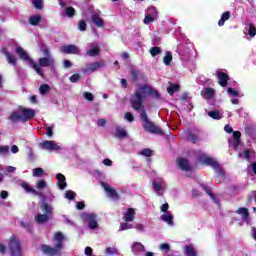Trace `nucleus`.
<instances>
[{
	"label": "nucleus",
	"mask_w": 256,
	"mask_h": 256,
	"mask_svg": "<svg viewBox=\"0 0 256 256\" xmlns=\"http://www.w3.org/2000/svg\"><path fill=\"white\" fill-rule=\"evenodd\" d=\"M146 93H148V95H152V97H155V99H161V94H159V91L153 89V87L151 86L142 85L130 97V105L133 111H137V113H140L142 127L144 131H146V133L163 136L165 135V131H163V129L157 126L153 121L149 120V116H147V111H145L143 101L145 99Z\"/></svg>",
	"instance_id": "nucleus-1"
},
{
	"label": "nucleus",
	"mask_w": 256,
	"mask_h": 256,
	"mask_svg": "<svg viewBox=\"0 0 256 256\" xmlns=\"http://www.w3.org/2000/svg\"><path fill=\"white\" fill-rule=\"evenodd\" d=\"M54 241H56L55 247H50L47 244L41 246L42 253L49 256H61V250L63 249V241H65V236L62 232H56L54 234Z\"/></svg>",
	"instance_id": "nucleus-2"
},
{
	"label": "nucleus",
	"mask_w": 256,
	"mask_h": 256,
	"mask_svg": "<svg viewBox=\"0 0 256 256\" xmlns=\"http://www.w3.org/2000/svg\"><path fill=\"white\" fill-rule=\"evenodd\" d=\"M15 53L19 56L21 61H26V63H29L31 67L36 71L40 77L44 76L43 70H41V67H39V64L35 62V60L31 57H29V53L23 49V47L18 46L15 48Z\"/></svg>",
	"instance_id": "nucleus-3"
},
{
	"label": "nucleus",
	"mask_w": 256,
	"mask_h": 256,
	"mask_svg": "<svg viewBox=\"0 0 256 256\" xmlns=\"http://www.w3.org/2000/svg\"><path fill=\"white\" fill-rule=\"evenodd\" d=\"M8 250L11 256H23V248L21 246V240L17 236L12 235L9 238Z\"/></svg>",
	"instance_id": "nucleus-4"
},
{
	"label": "nucleus",
	"mask_w": 256,
	"mask_h": 256,
	"mask_svg": "<svg viewBox=\"0 0 256 256\" xmlns=\"http://www.w3.org/2000/svg\"><path fill=\"white\" fill-rule=\"evenodd\" d=\"M60 51L61 53H64V55H79L81 53L79 47L73 44L62 46Z\"/></svg>",
	"instance_id": "nucleus-5"
},
{
	"label": "nucleus",
	"mask_w": 256,
	"mask_h": 256,
	"mask_svg": "<svg viewBox=\"0 0 256 256\" xmlns=\"http://www.w3.org/2000/svg\"><path fill=\"white\" fill-rule=\"evenodd\" d=\"M199 161L204 165H210V167H213V169H221L219 163L209 156L201 155L199 156Z\"/></svg>",
	"instance_id": "nucleus-6"
},
{
	"label": "nucleus",
	"mask_w": 256,
	"mask_h": 256,
	"mask_svg": "<svg viewBox=\"0 0 256 256\" xmlns=\"http://www.w3.org/2000/svg\"><path fill=\"white\" fill-rule=\"evenodd\" d=\"M216 77L218 79V83H219L220 87H227V85H229V81L231 80L229 75H227V73H225L221 70H218L216 72Z\"/></svg>",
	"instance_id": "nucleus-7"
},
{
	"label": "nucleus",
	"mask_w": 256,
	"mask_h": 256,
	"mask_svg": "<svg viewBox=\"0 0 256 256\" xmlns=\"http://www.w3.org/2000/svg\"><path fill=\"white\" fill-rule=\"evenodd\" d=\"M176 164L178 169H181V171H186V172L193 171V168L189 164V160L187 158H183V157L177 158Z\"/></svg>",
	"instance_id": "nucleus-8"
},
{
	"label": "nucleus",
	"mask_w": 256,
	"mask_h": 256,
	"mask_svg": "<svg viewBox=\"0 0 256 256\" xmlns=\"http://www.w3.org/2000/svg\"><path fill=\"white\" fill-rule=\"evenodd\" d=\"M85 221H88L89 229H97L99 224L97 223V216L95 214H85Z\"/></svg>",
	"instance_id": "nucleus-9"
},
{
	"label": "nucleus",
	"mask_w": 256,
	"mask_h": 256,
	"mask_svg": "<svg viewBox=\"0 0 256 256\" xmlns=\"http://www.w3.org/2000/svg\"><path fill=\"white\" fill-rule=\"evenodd\" d=\"M21 115H22V121L25 123L27 121H30V119H33L35 117V110L29 109V108H20Z\"/></svg>",
	"instance_id": "nucleus-10"
},
{
	"label": "nucleus",
	"mask_w": 256,
	"mask_h": 256,
	"mask_svg": "<svg viewBox=\"0 0 256 256\" xmlns=\"http://www.w3.org/2000/svg\"><path fill=\"white\" fill-rule=\"evenodd\" d=\"M38 65L40 67H53L55 65V59L51 56L39 58Z\"/></svg>",
	"instance_id": "nucleus-11"
},
{
	"label": "nucleus",
	"mask_w": 256,
	"mask_h": 256,
	"mask_svg": "<svg viewBox=\"0 0 256 256\" xmlns=\"http://www.w3.org/2000/svg\"><path fill=\"white\" fill-rule=\"evenodd\" d=\"M42 149H46L48 151H59L61 147L53 141L45 140L44 142L40 143Z\"/></svg>",
	"instance_id": "nucleus-12"
},
{
	"label": "nucleus",
	"mask_w": 256,
	"mask_h": 256,
	"mask_svg": "<svg viewBox=\"0 0 256 256\" xmlns=\"http://www.w3.org/2000/svg\"><path fill=\"white\" fill-rule=\"evenodd\" d=\"M104 189L106 193H108V197H110V199H115L116 201H119V199H121V196H119V193H117V190H115V188L109 185H104Z\"/></svg>",
	"instance_id": "nucleus-13"
},
{
	"label": "nucleus",
	"mask_w": 256,
	"mask_h": 256,
	"mask_svg": "<svg viewBox=\"0 0 256 256\" xmlns=\"http://www.w3.org/2000/svg\"><path fill=\"white\" fill-rule=\"evenodd\" d=\"M135 215V209L128 208L127 211L124 213L123 221H125V223H131L132 221L135 220Z\"/></svg>",
	"instance_id": "nucleus-14"
},
{
	"label": "nucleus",
	"mask_w": 256,
	"mask_h": 256,
	"mask_svg": "<svg viewBox=\"0 0 256 256\" xmlns=\"http://www.w3.org/2000/svg\"><path fill=\"white\" fill-rule=\"evenodd\" d=\"M40 209L45 215H48L50 217L53 215V206L47 203V201L45 200L40 204Z\"/></svg>",
	"instance_id": "nucleus-15"
},
{
	"label": "nucleus",
	"mask_w": 256,
	"mask_h": 256,
	"mask_svg": "<svg viewBox=\"0 0 256 256\" xmlns=\"http://www.w3.org/2000/svg\"><path fill=\"white\" fill-rule=\"evenodd\" d=\"M21 187L23 190L26 191V193H32V195H35L37 197H41L43 194L35 190V188L31 187L27 182H23L21 184Z\"/></svg>",
	"instance_id": "nucleus-16"
},
{
	"label": "nucleus",
	"mask_w": 256,
	"mask_h": 256,
	"mask_svg": "<svg viewBox=\"0 0 256 256\" xmlns=\"http://www.w3.org/2000/svg\"><path fill=\"white\" fill-rule=\"evenodd\" d=\"M56 179H57V185H58L59 189H61V191H63V189H65L67 187V178H65V175L58 173L56 175Z\"/></svg>",
	"instance_id": "nucleus-17"
},
{
	"label": "nucleus",
	"mask_w": 256,
	"mask_h": 256,
	"mask_svg": "<svg viewBox=\"0 0 256 256\" xmlns=\"http://www.w3.org/2000/svg\"><path fill=\"white\" fill-rule=\"evenodd\" d=\"M91 21L96 27H105V21L99 16V14H92Z\"/></svg>",
	"instance_id": "nucleus-18"
},
{
	"label": "nucleus",
	"mask_w": 256,
	"mask_h": 256,
	"mask_svg": "<svg viewBox=\"0 0 256 256\" xmlns=\"http://www.w3.org/2000/svg\"><path fill=\"white\" fill-rule=\"evenodd\" d=\"M201 95L206 97V99H213L215 97V89L211 87L204 88L201 91Z\"/></svg>",
	"instance_id": "nucleus-19"
},
{
	"label": "nucleus",
	"mask_w": 256,
	"mask_h": 256,
	"mask_svg": "<svg viewBox=\"0 0 256 256\" xmlns=\"http://www.w3.org/2000/svg\"><path fill=\"white\" fill-rule=\"evenodd\" d=\"M4 55L9 65L17 66V57L15 55L11 54L9 51H4Z\"/></svg>",
	"instance_id": "nucleus-20"
},
{
	"label": "nucleus",
	"mask_w": 256,
	"mask_h": 256,
	"mask_svg": "<svg viewBox=\"0 0 256 256\" xmlns=\"http://www.w3.org/2000/svg\"><path fill=\"white\" fill-rule=\"evenodd\" d=\"M237 215H241L243 221H247L249 219V209L245 207H240L236 210Z\"/></svg>",
	"instance_id": "nucleus-21"
},
{
	"label": "nucleus",
	"mask_w": 256,
	"mask_h": 256,
	"mask_svg": "<svg viewBox=\"0 0 256 256\" xmlns=\"http://www.w3.org/2000/svg\"><path fill=\"white\" fill-rule=\"evenodd\" d=\"M231 19V12L226 11L222 13L220 20L218 21L219 27H223L225 25V21H229Z\"/></svg>",
	"instance_id": "nucleus-22"
},
{
	"label": "nucleus",
	"mask_w": 256,
	"mask_h": 256,
	"mask_svg": "<svg viewBox=\"0 0 256 256\" xmlns=\"http://www.w3.org/2000/svg\"><path fill=\"white\" fill-rule=\"evenodd\" d=\"M49 219H51V216H49L48 214H37L35 216V221L38 222L40 225L43 223H47Z\"/></svg>",
	"instance_id": "nucleus-23"
},
{
	"label": "nucleus",
	"mask_w": 256,
	"mask_h": 256,
	"mask_svg": "<svg viewBox=\"0 0 256 256\" xmlns=\"http://www.w3.org/2000/svg\"><path fill=\"white\" fill-rule=\"evenodd\" d=\"M28 23H29V25L36 27V25H39V23H41V15L30 16Z\"/></svg>",
	"instance_id": "nucleus-24"
},
{
	"label": "nucleus",
	"mask_w": 256,
	"mask_h": 256,
	"mask_svg": "<svg viewBox=\"0 0 256 256\" xmlns=\"http://www.w3.org/2000/svg\"><path fill=\"white\" fill-rule=\"evenodd\" d=\"M184 255L185 256H197V251L193 248L192 245H186L184 247Z\"/></svg>",
	"instance_id": "nucleus-25"
},
{
	"label": "nucleus",
	"mask_w": 256,
	"mask_h": 256,
	"mask_svg": "<svg viewBox=\"0 0 256 256\" xmlns=\"http://www.w3.org/2000/svg\"><path fill=\"white\" fill-rule=\"evenodd\" d=\"M131 249L133 253H143V251H145V246L140 242H135Z\"/></svg>",
	"instance_id": "nucleus-26"
},
{
	"label": "nucleus",
	"mask_w": 256,
	"mask_h": 256,
	"mask_svg": "<svg viewBox=\"0 0 256 256\" xmlns=\"http://www.w3.org/2000/svg\"><path fill=\"white\" fill-rule=\"evenodd\" d=\"M160 219L170 226H173V214H163Z\"/></svg>",
	"instance_id": "nucleus-27"
},
{
	"label": "nucleus",
	"mask_w": 256,
	"mask_h": 256,
	"mask_svg": "<svg viewBox=\"0 0 256 256\" xmlns=\"http://www.w3.org/2000/svg\"><path fill=\"white\" fill-rule=\"evenodd\" d=\"M180 89L181 86H179V84H170L167 88V93H169L170 95H175V93H177V91H180Z\"/></svg>",
	"instance_id": "nucleus-28"
},
{
	"label": "nucleus",
	"mask_w": 256,
	"mask_h": 256,
	"mask_svg": "<svg viewBox=\"0 0 256 256\" xmlns=\"http://www.w3.org/2000/svg\"><path fill=\"white\" fill-rule=\"evenodd\" d=\"M101 67H105V62L100 61V62H94L90 64L89 70L90 71H97V69H101Z\"/></svg>",
	"instance_id": "nucleus-29"
},
{
	"label": "nucleus",
	"mask_w": 256,
	"mask_h": 256,
	"mask_svg": "<svg viewBox=\"0 0 256 256\" xmlns=\"http://www.w3.org/2000/svg\"><path fill=\"white\" fill-rule=\"evenodd\" d=\"M99 53H101V49H99V47H93L90 50H88L86 52V55H88V57H97V55H99Z\"/></svg>",
	"instance_id": "nucleus-30"
},
{
	"label": "nucleus",
	"mask_w": 256,
	"mask_h": 256,
	"mask_svg": "<svg viewBox=\"0 0 256 256\" xmlns=\"http://www.w3.org/2000/svg\"><path fill=\"white\" fill-rule=\"evenodd\" d=\"M233 138H234V145L236 147H239V145H241V132L240 131H234L233 132Z\"/></svg>",
	"instance_id": "nucleus-31"
},
{
	"label": "nucleus",
	"mask_w": 256,
	"mask_h": 256,
	"mask_svg": "<svg viewBox=\"0 0 256 256\" xmlns=\"http://www.w3.org/2000/svg\"><path fill=\"white\" fill-rule=\"evenodd\" d=\"M116 137H118L119 139H123V137H127V131H125V129L117 126L116 127Z\"/></svg>",
	"instance_id": "nucleus-32"
},
{
	"label": "nucleus",
	"mask_w": 256,
	"mask_h": 256,
	"mask_svg": "<svg viewBox=\"0 0 256 256\" xmlns=\"http://www.w3.org/2000/svg\"><path fill=\"white\" fill-rule=\"evenodd\" d=\"M173 61V54L171 52H166V55L163 58L164 65H171V62Z\"/></svg>",
	"instance_id": "nucleus-33"
},
{
	"label": "nucleus",
	"mask_w": 256,
	"mask_h": 256,
	"mask_svg": "<svg viewBox=\"0 0 256 256\" xmlns=\"http://www.w3.org/2000/svg\"><path fill=\"white\" fill-rule=\"evenodd\" d=\"M49 91H51V86H49V84L40 85L39 92L41 93V95H47Z\"/></svg>",
	"instance_id": "nucleus-34"
},
{
	"label": "nucleus",
	"mask_w": 256,
	"mask_h": 256,
	"mask_svg": "<svg viewBox=\"0 0 256 256\" xmlns=\"http://www.w3.org/2000/svg\"><path fill=\"white\" fill-rule=\"evenodd\" d=\"M208 117L219 121L221 119V112L219 110L210 111L208 112Z\"/></svg>",
	"instance_id": "nucleus-35"
},
{
	"label": "nucleus",
	"mask_w": 256,
	"mask_h": 256,
	"mask_svg": "<svg viewBox=\"0 0 256 256\" xmlns=\"http://www.w3.org/2000/svg\"><path fill=\"white\" fill-rule=\"evenodd\" d=\"M131 77L133 81H139V79H143V75H141L139 70H131Z\"/></svg>",
	"instance_id": "nucleus-36"
},
{
	"label": "nucleus",
	"mask_w": 256,
	"mask_h": 256,
	"mask_svg": "<svg viewBox=\"0 0 256 256\" xmlns=\"http://www.w3.org/2000/svg\"><path fill=\"white\" fill-rule=\"evenodd\" d=\"M246 135H249V137H253L255 135V127L248 125L244 129Z\"/></svg>",
	"instance_id": "nucleus-37"
},
{
	"label": "nucleus",
	"mask_w": 256,
	"mask_h": 256,
	"mask_svg": "<svg viewBox=\"0 0 256 256\" xmlns=\"http://www.w3.org/2000/svg\"><path fill=\"white\" fill-rule=\"evenodd\" d=\"M40 51L45 55V57H51V51H49V47H47V45L42 44Z\"/></svg>",
	"instance_id": "nucleus-38"
},
{
	"label": "nucleus",
	"mask_w": 256,
	"mask_h": 256,
	"mask_svg": "<svg viewBox=\"0 0 256 256\" xmlns=\"http://www.w3.org/2000/svg\"><path fill=\"white\" fill-rule=\"evenodd\" d=\"M155 21V17H153L151 14H147L144 17L143 23L144 25H150V23H153Z\"/></svg>",
	"instance_id": "nucleus-39"
},
{
	"label": "nucleus",
	"mask_w": 256,
	"mask_h": 256,
	"mask_svg": "<svg viewBox=\"0 0 256 256\" xmlns=\"http://www.w3.org/2000/svg\"><path fill=\"white\" fill-rule=\"evenodd\" d=\"M248 35H249L250 37H255V35H256V27H255V24H253V23H250V24H249Z\"/></svg>",
	"instance_id": "nucleus-40"
},
{
	"label": "nucleus",
	"mask_w": 256,
	"mask_h": 256,
	"mask_svg": "<svg viewBox=\"0 0 256 256\" xmlns=\"http://www.w3.org/2000/svg\"><path fill=\"white\" fill-rule=\"evenodd\" d=\"M161 53H162V50L158 46L152 47L150 49V54L152 55V57H157V55Z\"/></svg>",
	"instance_id": "nucleus-41"
},
{
	"label": "nucleus",
	"mask_w": 256,
	"mask_h": 256,
	"mask_svg": "<svg viewBox=\"0 0 256 256\" xmlns=\"http://www.w3.org/2000/svg\"><path fill=\"white\" fill-rule=\"evenodd\" d=\"M140 155H142L143 157H152L153 156V150H151L149 148H145L140 152Z\"/></svg>",
	"instance_id": "nucleus-42"
},
{
	"label": "nucleus",
	"mask_w": 256,
	"mask_h": 256,
	"mask_svg": "<svg viewBox=\"0 0 256 256\" xmlns=\"http://www.w3.org/2000/svg\"><path fill=\"white\" fill-rule=\"evenodd\" d=\"M65 198L69 199V201H75V192H73V190L66 191Z\"/></svg>",
	"instance_id": "nucleus-43"
},
{
	"label": "nucleus",
	"mask_w": 256,
	"mask_h": 256,
	"mask_svg": "<svg viewBox=\"0 0 256 256\" xmlns=\"http://www.w3.org/2000/svg\"><path fill=\"white\" fill-rule=\"evenodd\" d=\"M65 15L67 16V17H73L74 15H75V8H73V7H66L65 8Z\"/></svg>",
	"instance_id": "nucleus-44"
},
{
	"label": "nucleus",
	"mask_w": 256,
	"mask_h": 256,
	"mask_svg": "<svg viewBox=\"0 0 256 256\" xmlns=\"http://www.w3.org/2000/svg\"><path fill=\"white\" fill-rule=\"evenodd\" d=\"M10 120L12 121H23L22 115L18 114L17 112H12V114L10 115Z\"/></svg>",
	"instance_id": "nucleus-45"
},
{
	"label": "nucleus",
	"mask_w": 256,
	"mask_h": 256,
	"mask_svg": "<svg viewBox=\"0 0 256 256\" xmlns=\"http://www.w3.org/2000/svg\"><path fill=\"white\" fill-rule=\"evenodd\" d=\"M32 5H34L35 9H43V0H32Z\"/></svg>",
	"instance_id": "nucleus-46"
},
{
	"label": "nucleus",
	"mask_w": 256,
	"mask_h": 256,
	"mask_svg": "<svg viewBox=\"0 0 256 256\" xmlns=\"http://www.w3.org/2000/svg\"><path fill=\"white\" fill-rule=\"evenodd\" d=\"M45 172L43 171V168H35L33 169V177H41L43 176Z\"/></svg>",
	"instance_id": "nucleus-47"
},
{
	"label": "nucleus",
	"mask_w": 256,
	"mask_h": 256,
	"mask_svg": "<svg viewBox=\"0 0 256 256\" xmlns=\"http://www.w3.org/2000/svg\"><path fill=\"white\" fill-rule=\"evenodd\" d=\"M79 31H87V22L85 20H80L78 23Z\"/></svg>",
	"instance_id": "nucleus-48"
},
{
	"label": "nucleus",
	"mask_w": 256,
	"mask_h": 256,
	"mask_svg": "<svg viewBox=\"0 0 256 256\" xmlns=\"http://www.w3.org/2000/svg\"><path fill=\"white\" fill-rule=\"evenodd\" d=\"M124 117L127 121H129V123H133V121H135V116H133V113L131 112H126Z\"/></svg>",
	"instance_id": "nucleus-49"
},
{
	"label": "nucleus",
	"mask_w": 256,
	"mask_h": 256,
	"mask_svg": "<svg viewBox=\"0 0 256 256\" xmlns=\"http://www.w3.org/2000/svg\"><path fill=\"white\" fill-rule=\"evenodd\" d=\"M80 79H81V75L80 74H73L69 78L70 83H77Z\"/></svg>",
	"instance_id": "nucleus-50"
},
{
	"label": "nucleus",
	"mask_w": 256,
	"mask_h": 256,
	"mask_svg": "<svg viewBox=\"0 0 256 256\" xmlns=\"http://www.w3.org/2000/svg\"><path fill=\"white\" fill-rule=\"evenodd\" d=\"M47 187V182L45 180H39L37 182V189H45Z\"/></svg>",
	"instance_id": "nucleus-51"
},
{
	"label": "nucleus",
	"mask_w": 256,
	"mask_h": 256,
	"mask_svg": "<svg viewBox=\"0 0 256 256\" xmlns=\"http://www.w3.org/2000/svg\"><path fill=\"white\" fill-rule=\"evenodd\" d=\"M227 92L229 95H232L233 97H239V92L231 87L227 89Z\"/></svg>",
	"instance_id": "nucleus-52"
},
{
	"label": "nucleus",
	"mask_w": 256,
	"mask_h": 256,
	"mask_svg": "<svg viewBox=\"0 0 256 256\" xmlns=\"http://www.w3.org/2000/svg\"><path fill=\"white\" fill-rule=\"evenodd\" d=\"M83 97L87 101H93V99H94L93 94L91 92H84Z\"/></svg>",
	"instance_id": "nucleus-53"
},
{
	"label": "nucleus",
	"mask_w": 256,
	"mask_h": 256,
	"mask_svg": "<svg viewBox=\"0 0 256 256\" xmlns=\"http://www.w3.org/2000/svg\"><path fill=\"white\" fill-rule=\"evenodd\" d=\"M9 153V146H0V155H7Z\"/></svg>",
	"instance_id": "nucleus-54"
},
{
	"label": "nucleus",
	"mask_w": 256,
	"mask_h": 256,
	"mask_svg": "<svg viewBox=\"0 0 256 256\" xmlns=\"http://www.w3.org/2000/svg\"><path fill=\"white\" fill-rule=\"evenodd\" d=\"M188 137L192 141V143H197L199 141V136H197L196 134L190 133Z\"/></svg>",
	"instance_id": "nucleus-55"
},
{
	"label": "nucleus",
	"mask_w": 256,
	"mask_h": 256,
	"mask_svg": "<svg viewBox=\"0 0 256 256\" xmlns=\"http://www.w3.org/2000/svg\"><path fill=\"white\" fill-rule=\"evenodd\" d=\"M106 253H107V255H116L117 249H115L113 247H108V248H106Z\"/></svg>",
	"instance_id": "nucleus-56"
},
{
	"label": "nucleus",
	"mask_w": 256,
	"mask_h": 256,
	"mask_svg": "<svg viewBox=\"0 0 256 256\" xmlns=\"http://www.w3.org/2000/svg\"><path fill=\"white\" fill-rule=\"evenodd\" d=\"M153 187H154V191H156V192H159V191H161V189H163V186L161 185L160 182H154Z\"/></svg>",
	"instance_id": "nucleus-57"
},
{
	"label": "nucleus",
	"mask_w": 256,
	"mask_h": 256,
	"mask_svg": "<svg viewBox=\"0 0 256 256\" xmlns=\"http://www.w3.org/2000/svg\"><path fill=\"white\" fill-rule=\"evenodd\" d=\"M97 125H98V127H105V125H107V120L100 118L97 121Z\"/></svg>",
	"instance_id": "nucleus-58"
},
{
	"label": "nucleus",
	"mask_w": 256,
	"mask_h": 256,
	"mask_svg": "<svg viewBox=\"0 0 256 256\" xmlns=\"http://www.w3.org/2000/svg\"><path fill=\"white\" fill-rule=\"evenodd\" d=\"M103 165H105L106 167H111L113 165V161H111V159L106 158L102 161Z\"/></svg>",
	"instance_id": "nucleus-59"
},
{
	"label": "nucleus",
	"mask_w": 256,
	"mask_h": 256,
	"mask_svg": "<svg viewBox=\"0 0 256 256\" xmlns=\"http://www.w3.org/2000/svg\"><path fill=\"white\" fill-rule=\"evenodd\" d=\"M197 197H201V192L196 189H193L192 190V198L197 199Z\"/></svg>",
	"instance_id": "nucleus-60"
},
{
	"label": "nucleus",
	"mask_w": 256,
	"mask_h": 256,
	"mask_svg": "<svg viewBox=\"0 0 256 256\" xmlns=\"http://www.w3.org/2000/svg\"><path fill=\"white\" fill-rule=\"evenodd\" d=\"M160 210L162 211V213H167V211H169V203L163 204Z\"/></svg>",
	"instance_id": "nucleus-61"
},
{
	"label": "nucleus",
	"mask_w": 256,
	"mask_h": 256,
	"mask_svg": "<svg viewBox=\"0 0 256 256\" xmlns=\"http://www.w3.org/2000/svg\"><path fill=\"white\" fill-rule=\"evenodd\" d=\"M127 229H129V224L128 223H121L120 224L119 231H127Z\"/></svg>",
	"instance_id": "nucleus-62"
},
{
	"label": "nucleus",
	"mask_w": 256,
	"mask_h": 256,
	"mask_svg": "<svg viewBox=\"0 0 256 256\" xmlns=\"http://www.w3.org/2000/svg\"><path fill=\"white\" fill-rule=\"evenodd\" d=\"M85 255L94 256L93 255V248L92 247H86L85 248Z\"/></svg>",
	"instance_id": "nucleus-63"
},
{
	"label": "nucleus",
	"mask_w": 256,
	"mask_h": 256,
	"mask_svg": "<svg viewBox=\"0 0 256 256\" xmlns=\"http://www.w3.org/2000/svg\"><path fill=\"white\" fill-rule=\"evenodd\" d=\"M76 207L79 211H83V209H85V203L77 202Z\"/></svg>",
	"instance_id": "nucleus-64"
}]
</instances>
